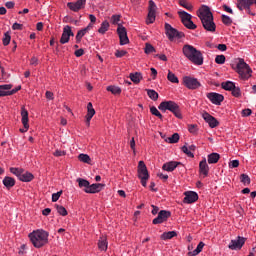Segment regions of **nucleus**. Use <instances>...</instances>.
Instances as JSON below:
<instances>
[{
    "label": "nucleus",
    "mask_w": 256,
    "mask_h": 256,
    "mask_svg": "<svg viewBox=\"0 0 256 256\" xmlns=\"http://www.w3.org/2000/svg\"><path fill=\"white\" fill-rule=\"evenodd\" d=\"M106 90L112 93V95H121V88H119V86L110 85Z\"/></svg>",
    "instance_id": "nucleus-39"
},
{
    "label": "nucleus",
    "mask_w": 256,
    "mask_h": 256,
    "mask_svg": "<svg viewBox=\"0 0 256 256\" xmlns=\"http://www.w3.org/2000/svg\"><path fill=\"white\" fill-rule=\"evenodd\" d=\"M188 131H189V133H192V135H197L199 128H197L196 124H190V125H188Z\"/></svg>",
    "instance_id": "nucleus-51"
},
{
    "label": "nucleus",
    "mask_w": 256,
    "mask_h": 256,
    "mask_svg": "<svg viewBox=\"0 0 256 256\" xmlns=\"http://www.w3.org/2000/svg\"><path fill=\"white\" fill-rule=\"evenodd\" d=\"M236 73H238L240 79H243V81H247V79H251L253 75V70L251 69L249 64L245 63V60L243 58H238L236 64Z\"/></svg>",
    "instance_id": "nucleus-4"
},
{
    "label": "nucleus",
    "mask_w": 256,
    "mask_h": 256,
    "mask_svg": "<svg viewBox=\"0 0 256 256\" xmlns=\"http://www.w3.org/2000/svg\"><path fill=\"white\" fill-rule=\"evenodd\" d=\"M252 111L251 109L247 108L242 110V117H249V115H251Z\"/></svg>",
    "instance_id": "nucleus-60"
},
{
    "label": "nucleus",
    "mask_w": 256,
    "mask_h": 256,
    "mask_svg": "<svg viewBox=\"0 0 256 256\" xmlns=\"http://www.w3.org/2000/svg\"><path fill=\"white\" fill-rule=\"evenodd\" d=\"M169 217H171V212L167 210H161L158 213V216L153 219L152 223L153 225H161V223H165Z\"/></svg>",
    "instance_id": "nucleus-17"
},
{
    "label": "nucleus",
    "mask_w": 256,
    "mask_h": 256,
    "mask_svg": "<svg viewBox=\"0 0 256 256\" xmlns=\"http://www.w3.org/2000/svg\"><path fill=\"white\" fill-rule=\"evenodd\" d=\"M156 17H157V4H155V1L150 0L149 6H148V16L146 19V24L151 25L152 23H155Z\"/></svg>",
    "instance_id": "nucleus-12"
},
{
    "label": "nucleus",
    "mask_w": 256,
    "mask_h": 256,
    "mask_svg": "<svg viewBox=\"0 0 256 256\" xmlns=\"http://www.w3.org/2000/svg\"><path fill=\"white\" fill-rule=\"evenodd\" d=\"M119 21H121V15L114 14V15L111 16L112 25H117V23H119Z\"/></svg>",
    "instance_id": "nucleus-53"
},
{
    "label": "nucleus",
    "mask_w": 256,
    "mask_h": 256,
    "mask_svg": "<svg viewBox=\"0 0 256 256\" xmlns=\"http://www.w3.org/2000/svg\"><path fill=\"white\" fill-rule=\"evenodd\" d=\"M158 109L160 111H170L177 117V119H183V114H181V108H179V104H177L175 101H163L159 104Z\"/></svg>",
    "instance_id": "nucleus-5"
},
{
    "label": "nucleus",
    "mask_w": 256,
    "mask_h": 256,
    "mask_svg": "<svg viewBox=\"0 0 256 256\" xmlns=\"http://www.w3.org/2000/svg\"><path fill=\"white\" fill-rule=\"evenodd\" d=\"M95 115V108H93V103L89 102L87 105V114H86V125L89 127L91 125V119Z\"/></svg>",
    "instance_id": "nucleus-27"
},
{
    "label": "nucleus",
    "mask_w": 256,
    "mask_h": 256,
    "mask_svg": "<svg viewBox=\"0 0 256 256\" xmlns=\"http://www.w3.org/2000/svg\"><path fill=\"white\" fill-rule=\"evenodd\" d=\"M173 237H177L176 231H168L161 234L160 239L162 241H169V239H173Z\"/></svg>",
    "instance_id": "nucleus-31"
},
{
    "label": "nucleus",
    "mask_w": 256,
    "mask_h": 256,
    "mask_svg": "<svg viewBox=\"0 0 256 256\" xmlns=\"http://www.w3.org/2000/svg\"><path fill=\"white\" fill-rule=\"evenodd\" d=\"M150 113H152V115H155V117H158V119H163V115L161 114V112H159V110L155 106H152L150 108Z\"/></svg>",
    "instance_id": "nucleus-46"
},
{
    "label": "nucleus",
    "mask_w": 256,
    "mask_h": 256,
    "mask_svg": "<svg viewBox=\"0 0 256 256\" xmlns=\"http://www.w3.org/2000/svg\"><path fill=\"white\" fill-rule=\"evenodd\" d=\"M130 79L132 83H135L137 85L141 83V79H143V75L141 74V72L130 73Z\"/></svg>",
    "instance_id": "nucleus-32"
},
{
    "label": "nucleus",
    "mask_w": 256,
    "mask_h": 256,
    "mask_svg": "<svg viewBox=\"0 0 256 256\" xmlns=\"http://www.w3.org/2000/svg\"><path fill=\"white\" fill-rule=\"evenodd\" d=\"M5 7H7V9H13V7H15V2L13 1L6 2Z\"/></svg>",
    "instance_id": "nucleus-62"
},
{
    "label": "nucleus",
    "mask_w": 256,
    "mask_h": 256,
    "mask_svg": "<svg viewBox=\"0 0 256 256\" xmlns=\"http://www.w3.org/2000/svg\"><path fill=\"white\" fill-rule=\"evenodd\" d=\"M202 119H204V121L208 123L211 129H215V127H219V121L215 117H213L211 114H209V112L202 113Z\"/></svg>",
    "instance_id": "nucleus-20"
},
{
    "label": "nucleus",
    "mask_w": 256,
    "mask_h": 256,
    "mask_svg": "<svg viewBox=\"0 0 256 256\" xmlns=\"http://www.w3.org/2000/svg\"><path fill=\"white\" fill-rule=\"evenodd\" d=\"M183 85H185L187 89L195 91V89H199V87H201V82L197 80V78L191 76H184Z\"/></svg>",
    "instance_id": "nucleus-13"
},
{
    "label": "nucleus",
    "mask_w": 256,
    "mask_h": 256,
    "mask_svg": "<svg viewBox=\"0 0 256 256\" xmlns=\"http://www.w3.org/2000/svg\"><path fill=\"white\" fill-rule=\"evenodd\" d=\"M120 45H129V37L127 36V29L123 25H118L117 28Z\"/></svg>",
    "instance_id": "nucleus-16"
},
{
    "label": "nucleus",
    "mask_w": 256,
    "mask_h": 256,
    "mask_svg": "<svg viewBox=\"0 0 256 256\" xmlns=\"http://www.w3.org/2000/svg\"><path fill=\"white\" fill-rule=\"evenodd\" d=\"M125 55H127L126 50H116L115 52V57H117L118 59H121V57H125Z\"/></svg>",
    "instance_id": "nucleus-56"
},
{
    "label": "nucleus",
    "mask_w": 256,
    "mask_h": 256,
    "mask_svg": "<svg viewBox=\"0 0 256 256\" xmlns=\"http://www.w3.org/2000/svg\"><path fill=\"white\" fill-rule=\"evenodd\" d=\"M221 86L225 91H232L235 89V83L231 81L222 82Z\"/></svg>",
    "instance_id": "nucleus-38"
},
{
    "label": "nucleus",
    "mask_w": 256,
    "mask_h": 256,
    "mask_svg": "<svg viewBox=\"0 0 256 256\" xmlns=\"http://www.w3.org/2000/svg\"><path fill=\"white\" fill-rule=\"evenodd\" d=\"M179 5L187 11H193V4L189 3L187 0H179Z\"/></svg>",
    "instance_id": "nucleus-41"
},
{
    "label": "nucleus",
    "mask_w": 256,
    "mask_h": 256,
    "mask_svg": "<svg viewBox=\"0 0 256 256\" xmlns=\"http://www.w3.org/2000/svg\"><path fill=\"white\" fill-rule=\"evenodd\" d=\"M199 173L203 175V177H207L209 175V164H207V158H203L199 163Z\"/></svg>",
    "instance_id": "nucleus-25"
},
{
    "label": "nucleus",
    "mask_w": 256,
    "mask_h": 256,
    "mask_svg": "<svg viewBox=\"0 0 256 256\" xmlns=\"http://www.w3.org/2000/svg\"><path fill=\"white\" fill-rule=\"evenodd\" d=\"M87 0H77L76 2H68L67 7L70 11H74V13H78L81 9H85V5Z\"/></svg>",
    "instance_id": "nucleus-18"
},
{
    "label": "nucleus",
    "mask_w": 256,
    "mask_h": 256,
    "mask_svg": "<svg viewBox=\"0 0 256 256\" xmlns=\"http://www.w3.org/2000/svg\"><path fill=\"white\" fill-rule=\"evenodd\" d=\"M75 34L73 30H71V26L67 25L63 28L62 36L60 38L61 45H65V43H69V39L73 37Z\"/></svg>",
    "instance_id": "nucleus-19"
},
{
    "label": "nucleus",
    "mask_w": 256,
    "mask_h": 256,
    "mask_svg": "<svg viewBox=\"0 0 256 256\" xmlns=\"http://www.w3.org/2000/svg\"><path fill=\"white\" fill-rule=\"evenodd\" d=\"M2 183L4 187H6V189H11L12 187H15V180L9 176L4 177Z\"/></svg>",
    "instance_id": "nucleus-29"
},
{
    "label": "nucleus",
    "mask_w": 256,
    "mask_h": 256,
    "mask_svg": "<svg viewBox=\"0 0 256 256\" xmlns=\"http://www.w3.org/2000/svg\"><path fill=\"white\" fill-rule=\"evenodd\" d=\"M46 99H49L50 101H53V99H54L53 92L46 91Z\"/></svg>",
    "instance_id": "nucleus-64"
},
{
    "label": "nucleus",
    "mask_w": 256,
    "mask_h": 256,
    "mask_svg": "<svg viewBox=\"0 0 256 256\" xmlns=\"http://www.w3.org/2000/svg\"><path fill=\"white\" fill-rule=\"evenodd\" d=\"M109 247V242L107 241V237L101 236L98 240V249L99 251H107Z\"/></svg>",
    "instance_id": "nucleus-28"
},
{
    "label": "nucleus",
    "mask_w": 256,
    "mask_h": 256,
    "mask_svg": "<svg viewBox=\"0 0 256 256\" xmlns=\"http://www.w3.org/2000/svg\"><path fill=\"white\" fill-rule=\"evenodd\" d=\"M21 122L24 128L20 129V133H27L29 131V112L25 107L21 108Z\"/></svg>",
    "instance_id": "nucleus-14"
},
{
    "label": "nucleus",
    "mask_w": 256,
    "mask_h": 256,
    "mask_svg": "<svg viewBox=\"0 0 256 256\" xmlns=\"http://www.w3.org/2000/svg\"><path fill=\"white\" fill-rule=\"evenodd\" d=\"M12 29H13V31H23V24H19V23L15 22L12 25Z\"/></svg>",
    "instance_id": "nucleus-57"
},
{
    "label": "nucleus",
    "mask_w": 256,
    "mask_h": 256,
    "mask_svg": "<svg viewBox=\"0 0 256 256\" xmlns=\"http://www.w3.org/2000/svg\"><path fill=\"white\" fill-rule=\"evenodd\" d=\"M103 189H105V184L94 183V184H90V186L86 190V193L94 195L95 193H101Z\"/></svg>",
    "instance_id": "nucleus-22"
},
{
    "label": "nucleus",
    "mask_w": 256,
    "mask_h": 256,
    "mask_svg": "<svg viewBox=\"0 0 256 256\" xmlns=\"http://www.w3.org/2000/svg\"><path fill=\"white\" fill-rule=\"evenodd\" d=\"M225 61H226V58H225V55L223 54L217 55L215 57V63H217V65H224Z\"/></svg>",
    "instance_id": "nucleus-49"
},
{
    "label": "nucleus",
    "mask_w": 256,
    "mask_h": 256,
    "mask_svg": "<svg viewBox=\"0 0 256 256\" xmlns=\"http://www.w3.org/2000/svg\"><path fill=\"white\" fill-rule=\"evenodd\" d=\"M18 91H21V86H17L13 89V84L0 85V97H9L15 95Z\"/></svg>",
    "instance_id": "nucleus-11"
},
{
    "label": "nucleus",
    "mask_w": 256,
    "mask_h": 256,
    "mask_svg": "<svg viewBox=\"0 0 256 256\" xmlns=\"http://www.w3.org/2000/svg\"><path fill=\"white\" fill-rule=\"evenodd\" d=\"M147 95L152 99V101H157L159 99V93L153 89H148Z\"/></svg>",
    "instance_id": "nucleus-42"
},
{
    "label": "nucleus",
    "mask_w": 256,
    "mask_h": 256,
    "mask_svg": "<svg viewBox=\"0 0 256 256\" xmlns=\"http://www.w3.org/2000/svg\"><path fill=\"white\" fill-rule=\"evenodd\" d=\"M109 27V21H103L98 29V33H100V35H105V33L109 31Z\"/></svg>",
    "instance_id": "nucleus-34"
},
{
    "label": "nucleus",
    "mask_w": 256,
    "mask_h": 256,
    "mask_svg": "<svg viewBox=\"0 0 256 256\" xmlns=\"http://www.w3.org/2000/svg\"><path fill=\"white\" fill-rule=\"evenodd\" d=\"M183 55L194 65H203V53L197 50L194 46L186 44L182 48Z\"/></svg>",
    "instance_id": "nucleus-3"
},
{
    "label": "nucleus",
    "mask_w": 256,
    "mask_h": 256,
    "mask_svg": "<svg viewBox=\"0 0 256 256\" xmlns=\"http://www.w3.org/2000/svg\"><path fill=\"white\" fill-rule=\"evenodd\" d=\"M219 159H221V155H219V153L213 152L208 155L209 165H214L215 163H219Z\"/></svg>",
    "instance_id": "nucleus-30"
},
{
    "label": "nucleus",
    "mask_w": 256,
    "mask_h": 256,
    "mask_svg": "<svg viewBox=\"0 0 256 256\" xmlns=\"http://www.w3.org/2000/svg\"><path fill=\"white\" fill-rule=\"evenodd\" d=\"M28 237L36 249H41V247H45L49 243V232L43 229L34 230Z\"/></svg>",
    "instance_id": "nucleus-2"
},
{
    "label": "nucleus",
    "mask_w": 256,
    "mask_h": 256,
    "mask_svg": "<svg viewBox=\"0 0 256 256\" xmlns=\"http://www.w3.org/2000/svg\"><path fill=\"white\" fill-rule=\"evenodd\" d=\"M203 247H205V243L199 242V244L197 245L196 249L193 250L192 252H189L188 255L189 256H197V255H199V253H201V251H203Z\"/></svg>",
    "instance_id": "nucleus-36"
},
{
    "label": "nucleus",
    "mask_w": 256,
    "mask_h": 256,
    "mask_svg": "<svg viewBox=\"0 0 256 256\" xmlns=\"http://www.w3.org/2000/svg\"><path fill=\"white\" fill-rule=\"evenodd\" d=\"M61 195H63V190L53 193L52 194V203H57V201H59V198L61 197Z\"/></svg>",
    "instance_id": "nucleus-52"
},
{
    "label": "nucleus",
    "mask_w": 256,
    "mask_h": 256,
    "mask_svg": "<svg viewBox=\"0 0 256 256\" xmlns=\"http://www.w3.org/2000/svg\"><path fill=\"white\" fill-rule=\"evenodd\" d=\"M239 167V160H232L230 163H229V168L230 169H235Z\"/></svg>",
    "instance_id": "nucleus-59"
},
{
    "label": "nucleus",
    "mask_w": 256,
    "mask_h": 256,
    "mask_svg": "<svg viewBox=\"0 0 256 256\" xmlns=\"http://www.w3.org/2000/svg\"><path fill=\"white\" fill-rule=\"evenodd\" d=\"M233 97H241V88L234 86L231 90Z\"/></svg>",
    "instance_id": "nucleus-55"
},
{
    "label": "nucleus",
    "mask_w": 256,
    "mask_h": 256,
    "mask_svg": "<svg viewBox=\"0 0 256 256\" xmlns=\"http://www.w3.org/2000/svg\"><path fill=\"white\" fill-rule=\"evenodd\" d=\"M54 157H65V155H67V152L63 151V150H56L53 153Z\"/></svg>",
    "instance_id": "nucleus-58"
},
{
    "label": "nucleus",
    "mask_w": 256,
    "mask_h": 256,
    "mask_svg": "<svg viewBox=\"0 0 256 256\" xmlns=\"http://www.w3.org/2000/svg\"><path fill=\"white\" fill-rule=\"evenodd\" d=\"M184 195V203L187 204L195 203V201L199 199V195L197 194V192L188 191L185 192Z\"/></svg>",
    "instance_id": "nucleus-24"
},
{
    "label": "nucleus",
    "mask_w": 256,
    "mask_h": 256,
    "mask_svg": "<svg viewBox=\"0 0 256 256\" xmlns=\"http://www.w3.org/2000/svg\"><path fill=\"white\" fill-rule=\"evenodd\" d=\"M55 208L58 214H60L62 217H67L68 212L65 207H63L62 205H56Z\"/></svg>",
    "instance_id": "nucleus-43"
},
{
    "label": "nucleus",
    "mask_w": 256,
    "mask_h": 256,
    "mask_svg": "<svg viewBox=\"0 0 256 256\" xmlns=\"http://www.w3.org/2000/svg\"><path fill=\"white\" fill-rule=\"evenodd\" d=\"M169 143H179V134L174 133L171 137L168 138Z\"/></svg>",
    "instance_id": "nucleus-54"
},
{
    "label": "nucleus",
    "mask_w": 256,
    "mask_h": 256,
    "mask_svg": "<svg viewBox=\"0 0 256 256\" xmlns=\"http://www.w3.org/2000/svg\"><path fill=\"white\" fill-rule=\"evenodd\" d=\"M18 91H21V86H17L13 89V84L0 85V97H9L15 95Z\"/></svg>",
    "instance_id": "nucleus-10"
},
{
    "label": "nucleus",
    "mask_w": 256,
    "mask_h": 256,
    "mask_svg": "<svg viewBox=\"0 0 256 256\" xmlns=\"http://www.w3.org/2000/svg\"><path fill=\"white\" fill-rule=\"evenodd\" d=\"M240 181L244 185H250L251 184V178H249V175H247V174H241Z\"/></svg>",
    "instance_id": "nucleus-45"
},
{
    "label": "nucleus",
    "mask_w": 256,
    "mask_h": 256,
    "mask_svg": "<svg viewBox=\"0 0 256 256\" xmlns=\"http://www.w3.org/2000/svg\"><path fill=\"white\" fill-rule=\"evenodd\" d=\"M167 79L170 81V83H179V78L171 70L168 71Z\"/></svg>",
    "instance_id": "nucleus-40"
},
{
    "label": "nucleus",
    "mask_w": 256,
    "mask_h": 256,
    "mask_svg": "<svg viewBox=\"0 0 256 256\" xmlns=\"http://www.w3.org/2000/svg\"><path fill=\"white\" fill-rule=\"evenodd\" d=\"M144 53H146V55H149L151 53H155V47H153V45H151L149 43H146Z\"/></svg>",
    "instance_id": "nucleus-47"
},
{
    "label": "nucleus",
    "mask_w": 256,
    "mask_h": 256,
    "mask_svg": "<svg viewBox=\"0 0 256 256\" xmlns=\"http://www.w3.org/2000/svg\"><path fill=\"white\" fill-rule=\"evenodd\" d=\"M78 159L81 163H86L87 165H91V157L88 154H79Z\"/></svg>",
    "instance_id": "nucleus-37"
},
{
    "label": "nucleus",
    "mask_w": 256,
    "mask_h": 256,
    "mask_svg": "<svg viewBox=\"0 0 256 256\" xmlns=\"http://www.w3.org/2000/svg\"><path fill=\"white\" fill-rule=\"evenodd\" d=\"M87 31H89V26H87L86 28H83L77 32V34H76L77 43H80V41L83 39V37H85V35L87 34Z\"/></svg>",
    "instance_id": "nucleus-35"
},
{
    "label": "nucleus",
    "mask_w": 256,
    "mask_h": 256,
    "mask_svg": "<svg viewBox=\"0 0 256 256\" xmlns=\"http://www.w3.org/2000/svg\"><path fill=\"white\" fill-rule=\"evenodd\" d=\"M10 173L18 177L19 181H22V183H31V181L35 179L33 173L25 171L23 168L11 167Z\"/></svg>",
    "instance_id": "nucleus-6"
},
{
    "label": "nucleus",
    "mask_w": 256,
    "mask_h": 256,
    "mask_svg": "<svg viewBox=\"0 0 256 256\" xmlns=\"http://www.w3.org/2000/svg\"><path fill=\"white\" fill-rule=\"evenodd\" d=\"M222 23L224 25H227V27L233 25V20L228 15L223 14L222 15Z\"/></svg>",
    "instance_id": "nucleus-44"
},
{
    "label": "nucleus",
    "mask_w": 256,
    "mask_h": 256,
    "mask_svg": "<svg viewBox=\"0 0 256 256\" xmlns=\"http://www.w3.org/2000/svg\"><path fill=\"white\" fill-rule=\"evenodd\" d=\"M178 15L181 19V22L187 29H197V25L193 23V16L183 10L178 11Z\"/></svg>",
    "instance_id": "nucleus-9"
},
{
    "label": "nucleus",
    "mask_w": 256,
    "mask_h": 256,
    "mask_svg": "<svg viewBox=\"0 0 256 256\" xmlns=\"http://www.w3.org/2000/svg\"><path fill=\"white\" fill-rule=\"evenodd\" d=\"M243 245H245V239L241 236H238L237 239L231 240L228 247L232 251H237V249H241L243 247Z\"/></svg>",
    "instance_id": "nucleus-21"
},
{
    "label": "nucleus",
    "mask_w": 256,
    "mask_h": 256,
    "mask_svg": "<svg viewBox=\"0 0 256 256\" xmlns=\"http://www.w3.org/2000/svg\"><path fill=\"white\" fill-rule=\"evenodd\" d=\"M197 16L199 17L206 31L215 33L217 25H215V21L213 20V13L211 12L209 6L202 5L197 11Z\"/></svg>",
    "instance_id": "nucleus-1"
},
{
    "label": "nucleus",
    "mask_w": 256,
    "mask_h": 256,
    "mask_svg": "<svg viewBox=\"0 0 256 256\" xmlns=\"http://www.w3.org/2000/svg\"><path fill=\"white\" fill-rule=\"evenodd\" d=\"M181 151H183L187 157H195V154H193L187 145L182 146Z\"/></svg>",
    "instance_id": "nucleus-48"
},
{
    "label": "nucleus",
    "mask_w": 256,
    "mask_h": 256,
    "mask_svg": "<svg viewBox=\"0 0 256 256\" xmlns=\"http://www.w3.org/2000/svg\"><path fill=\"white\" fill-rule=\"evenodd\" d=\"M77 183H78L80 189H83V187H84V193H86V190H88L89 186L91 185V183L88 180L83 179V178H78Z\"/></svg>",
    "instance_id": "nucleus-33"
},
{
    "label": "nucleus",
    "mask_w": 256,
    "mask_h": 256,
    "mask_svg": "<svg viewBox=\"0 0 256 256\" xmlns=\"http://www.w3.org/2000/svg\"><path fill=\"white\" fill-rule=\"evenodd\" d=\"M251 5L256 6V0H237V8L239 9V11L247 9L249 10V7H251Z\"/></svg>",
    "instance_id": "nucleus-23"
},
{
    "label": "nucleus",
    "mask_w": 256,
    "mask_h": 256,
    "mask_svg": "<svg viewBox=\"0 0 256 256\" xmlns=\"http://www.w3.org/2000/svg\"><path fill=\"white\" fill-rule=\"evenodd\" d=\"M84 53L85 51L83 49H78L75 51L74 55H76L77 57H83Z\"/></svg>",
    "instance_id": "nucleus-61"
},
{
    "label": "nucleus",
    "mask_w": 256,
    "mask_h": 256,
    "mask_svg": "<svg viewBox=\"0 0 256 256\" xmlns=\"http://www.w3.org/2000/svg\"><path fill=\"white\" fill-rule=\"evenodd\" d=\"M165 33L169 41H175V39H183L185 37V33L179 32L169 23H165Z\"/></svg>",
    "instance_id": "nucleus-8"
},
{
    "label": "nucleus",
    "mask_w": 256,
    "mask_h": 256,
    "mask_svg": "<svg viewBox=\"0 0 256 256\" xmlns=\"http://www.w3.org/2000/svg\"><path fill=\"white\" fill-rule=\"evenodd\" d=\"M206 97L213 105H221V103H223L225 100V97L217 92L207 93Z\"/></svg>",
    "instance_id": "nucleus-15"
},
{
    "label": "nucleus",
    "mask_w": 256,
    "mask_h": 256,
    "mask_svg": "<svg viewBox=\"0 0 256 256\" xmlns=\"http://www.w3.org/2000/svg\"><path fill=\"white\" fill-rule=\"evenodd\" d=\"M179 165H181V162H177V161H170V162H166L163 164L162 169L163 171H168L169 173L175 171V169H177V167H179Z\"/></svg>",
    "instance_id": "nucleus-26"
},
{
    "label": "nucleus",
    "mask_w": 256,
    "mask_h": 256,
    "mask_svg": "<svg viewBox=\"0 0 256 256\" xmlns=\"http://www.w3.org/2000/svg\"><path fill=\"white\" fill-rule=\"evenodd\" d=\"M3 45L5 46V47H7V45H9L10 43H11V35L9 34V32H6L5 34H4V37H3Z\"/></svg>",
    "instance_id": "nucleus-50"
},
{
    "label": "nucleus",
    "mask_w": 256,
    "mask_h": 256,
    "mask_svg": "<svg viewBox=\"0 0 256 256\" xmlns=\"http://www.w3.org/2000/svg\"><path fill=\"white\" fill-rule=\"evenodd\" d=\"M217 50H218V51H227V45H225V44H219V45L217 46Z\"/></svg>",
    "instance_id": "nucleus-63"
},
{
    "label": "nucleus",
    "mask_w": 256,
    "mask_h": 256,
    "mask_svg": "<svg viewBox=\"0 0 256 256\" xmlns=\"http://www.w3.org/2000/svg\"><path fill=\"white\" fill-rule=\"evenodd\" d=\"M138 179L141 181L142 187H147V181H149V171L145 162L139 161L138 163Z\"/></svg>",
    "instance_id": "nucleus-7"
}]
</instances>
